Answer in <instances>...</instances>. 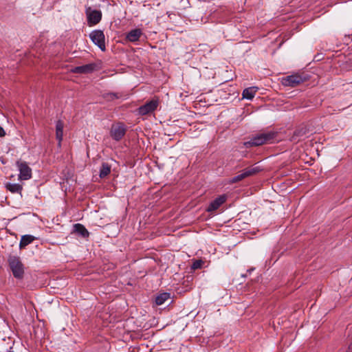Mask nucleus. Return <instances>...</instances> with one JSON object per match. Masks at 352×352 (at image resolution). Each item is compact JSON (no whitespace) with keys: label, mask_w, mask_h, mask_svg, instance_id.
Here are the masks:
<instances>
[{"label":"nucleus","mask_w":352,"mask_h":352,"mask_svg":"<svg viewBox=\"0 0 352 352\" xmlns=\"http://www.w3.org/2000/svg\"><path fill=\"white\" fill-rule=\"evenodd\" d=\"M203 263H204L201 260H196L195 261L193 262L191 267L193 270L199 269L201 267Z\"/></svg>","instance_id":"nucleus-21"},{"label":"nucleus","mask_w":352,"mask_h":352,"mask_svg":"<svg viewBox=\"0 0 352 352\" xmlns=\"http://www.w3.org/2000/svg\"><path fill=\"white\" fill-rule=\"evenodd\" d=\"M36 238L30 234H25L21 236L19 248L20 249L25 248L27 245L32 243Z\"/></svg>","instance_id":"nucleus-13"},{"label":"nucleus","mask_w":352,"mask_h":352,"mask_svg":"<svg viewBox=\"0 0 352 352\" xmlns=\"http://www.w3.org/2000/svg\"><path fill=\"white\" fill-rule=\"evenodd\" d=\"M126 126L121 122L114 124L111 126L110 135L116 141L120 140L126 133Z\"/></svg>","instance_id":"nucleus-5"},{"label":"nucleus","mask_w":352,"mask_h":352,"mask_svg":"<svg viewBox=\"0 0 352 352\" xmlns=\"http://www.w3.org/2000/svg\"><path fill=\"white\" fill-rule=\"evenodd\" d=\"M245 177L244 175V173L242 171V173L238 175H236L234 176V177H232L230 181H229V183L230 184H234V183H237L241 180H243V179H245Z\"/></svg>","instance_id":"nucleus-20"},{"label":"nucleus","mask_w":352,"mask_h":352,"mask_svg":"<svg viewBox=\"0 0 352 352\" xmlns=\"http://www.w3.org/2000/svg\"><path fill=\"white\" fill-rule=\"evenodd\" d=\"M305 132L303 131L302 129H299V130H296L294 132V136H302L303 135H305Z\"/></svg>","instance_id":"nucleus-23"},{"label":"nucleus","mask_w":352,"mask_h":352,"mask_svg":"<svg viewBox=\"0 0 352 352\" xmlns=\"http://www.w3.org/2000/svg\"><path fill=\"white\" fill-rule=\"evenodd\" d=\"M8 264L14 278L21 279L24 274V266L20 258L16 256L8 257Z\"/></svg>","instance_id":"nucleus-1"},{"label":"nucleus","mask_w":352,"mask_h":352,"mask_svg":"<svg viewBox=\"0 0 352 352\" xmlns=\"http://www.w3.org/2000/svg\"><path fill=\"white\" fill-rule=\"evenodd\" d=\"M85 14L87 18V23L89 26L98 24L102 19L100 10H93L90 7L86 8Z\"/></svg>","instance_id":"nucleus-3"},{"label":"nucleus","mask_w":352,"mask_h":352,"mask_svg":"<svg viewBox=\"0 0 352 352\" xmlns=\"http://www.w3.org/2000/svg\"><path fill=\"white\" fill-rule=\"evenodd\" d=\"M16 166L19 171V179L21 180H28L32 177V169L27 162L17 161Z\"/></svg>","instance_id":"nucleus-7"},{"label":"nucleus","mask_w":352,"mask_h":352,"mask_svg":"<svg viewBox=\"0 0 352 352\" xmlns=\"http://www.w3.org/2000/svg\"><path fill=\"white\" fill-rule=\"evenodd\" d=\"M170 298V294L162 293L158 295L155 298V302L157 305L164 304Z\"/></svg>","instance_id":"nucleus-19"},{"label":"nucleus","mask_w":352,"mask_h":352,"mask_svg":"<svg viewBox=\"0 0 352 352\" xmlns=\"http://www.w3.org/2000/svg\"><path fill=\"white\" fill-rule=\"evenodd\" d=\"M64 123L61 120H58L56 124V138L58 140V144L63 140Z\"/></svg>","instance_id":"nucleus-12"},{"label":"nucleus","mask_w":352,"mask_h":352,"mask_svg":"<svg viewBox=\"0 0 352 352\" xmlns=\"http://www.w3.org/2000/svg\"><path fill=\"white\" fill-rule=\"evenodd\" d=\"M74 231L83 237H87L89 234L88 230L85 228V227L80 223L75 224L74 226Z\"/></svg>","instance_id":"nucleus-15"},{"label":"nucleus","mask_w":352,"mask_h":352,"mask_svg":"<svg viewBox=\"0 0 352 352\" xmlns=\"http://www.w3.org/2000/svg\"><path fill=\"white\" fill-rule=\"evenodd\" d=\"M262 169L259 166H251L248 167L244 170H243V172L244 173V175L246 177L252 176L254 175H256V173H259Z\"/></svg>","instance_id":"nucleus-16"},{"label":"nucleus","mask_w":352,"mask_h":352,"mask_svg":"<svg viewBox=\"0 0 352 352\" xmlns=\"http://www.w3.org/2000/svg\"><path fill=\"white\" fill-rule=\"evenodd\" d=\"M120 96H118V94L116 93H109L107 95V98L108 100H114L118 98Z\"/></svg>","instance_id":"nucleus-22"},{"label":"nucleus","mask_w":352,"mask_h":352,"mask_svg":"<svg viewBox=\"0 0 352 352\" xmlns=\"http://www.w3.org/2000/svg\"><path fill=\"white\" fill-rule=\"evenodd\" d=\"M142 34V32L140 29H134L128 32L126 36V38L130 42L138 41Z\"/></svg>","instance_id":"nucleus-11"},{"label":"nucleus","mask_w":352,"mask_h":352,"mask_svg":"<svg viewBox=\"0 0 352 352\" xmlns=\"http://www.w3.org/2000/svg\"><path fill=\"white\" fill-rule=\"evenodd\" d=\"M6 135V132L3 127L0 126V137H4Z\"/></svg>","instance_id":"nucleus-24"},{"label":"nucleus","mask_w":352,"mask_h":352,"mask_svg":"<svg viewBox=\"0 0 352 352\" xmlns=\"http://www.w3.org/2000/svg\"><path fill=\"white\" fill-rule=\"evenodd\" d=\"M276 135V133L272 131L261 133L254 136L245 144L250 146H260L264 144L270 143L275 138Z\"/></svg>","instance_id":"nucleus-2"},{"label":"nucleus","mask_w":352,"mask_h":352,"mask_svg":"<svg viewBox=\"0 0 352 352\" xmlns=\"http://www.w3.org/2000/svg\"><path fill=\"white\" fill-rule=\"evenodd\" d=\"M226 200L225 195L219 196L212 201L208 207V212H213L217 210Z\"/></svg>","instance_id":"nucleus-10"},{"label":"nucleus","mask_w":352,"mask_h":352,"mask_svg":"<svg viewBox=\"0 0 352 352\" xmlns=\"http://www.w3.org/2000/svg\"><path fill=\"white\" fill-rule=\"evenodd\" d=\"M89 38L102 51L105 50V37L102 30H96L92 31L89 34Z\"/></svg>","instance_id":"nucleus-4"},{"label":"nucleus","mask_w":352,"mask_h":352,"mask_svg":"<svg viewBox=\"0 0 352 352\" xmlns=\"http://www.w3.org/2000/svg\"><path fill=\"white\" fill-rule=\"evenodd\" d=\"M111 172V166L107 163H102L100 169V177L103 178L107 176Z\"/></svg>","instance_id":"nucleus-18"},{"label":"nucleus","mask_w":352,"mask_h":352,"mask_svg":"<svg viewBox=\"0 0 352 352\" xmlns=\"http://www.w3.org/2000/svg\"><path fill=\"white\" fill-rule=\"evenodd\" d=\"M95 63H89L81 66L75 67L72 69L73 73L76 74H90L96 69Z\"/></svg>","instance_id":"nucleus-9"},{"label":"nucleus","mask_w":352,"mask_h":352,"mask_svg":"<svg viewBox=\"0 0 352 352\" xmlns=\"http://www.w3.org/2000/svg\"><path fill=\"white\" fill-rule=\"evenodd\" d=\"M159 105V99L154 98L147 102H146L144 105L140 106L138 109V113L141 116H145L148 113L153 112Z\"/></svg>","instance_id":"nucleus-6"},{"label":"nucleus","mask_w":352,"mask_h":352,"mask_svg":"<svg viewBox=\"0 0 352 352\" xmlns=\"http://www.w3.org/2000/svg\"><path fill=\"white\" fill-rule=\"evenodd\" d=\"M257 91V87H252L246 88L243 91V98L248 100H252Z\"/></svg>","instance_id":"nucleus-14"},{"label":"nucleus","mask_w":352,"mask_h":352,"mask_svg":"<svg viewBox=\"0 0 352 352\" xmlns=\"http://www.w3.org/2000/svg\"><path fill=\"white\" fill-rule=\"evenodd\" d=\"M6 187L7 190H8L9 191H10L12 193L21 194V191L23 190L22 185H21L19 184L9 183V184H6Z\"/></svg>","instance_id":"nucleus-17"},{"label":"nucleus","mask_w":352,"mask_h":352,"mask_svg":"<svg viewBox=\"0 0 352 352\" xmlns=\"http://www.w3.org/2000/svg\"><path fill=\"white\" fill-rule=\"evenodd\" d=\"M303 81L304 80L302 76L298 74H294L286 76L285 78H283L282 82L285 86L296 87L302 83Z\"/></svg>","instance_id":"nucleus-8"}]
</instances>
